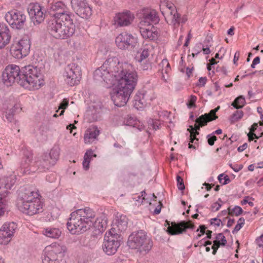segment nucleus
<instances>
[{
	"mask_svg": "<svg viewBox=\"0 0 263 263\" xmlns=\"http://www.w3.org/2000/svg\"><path fill=\"white\" fill-rule=\"evenodd\" d=\"M220 245H221L219 240H215L213 241V245L212 247V249H213V254H216L217 251Z\"/></svg>",
	"mask_w": 263,
	"mask_h": 263,
	"instance_id": "nucleus-46",
	"label": "nucleus"
},
{
	"mask_svg": "<svg viewBox=\"0 0 263 263\" xmlns=\"http://www.w3.org/2000/svg\"><path fill=\"white\" fill-rule=\"evenodd\" d=\"M176 10V8L173 4L167 3L166 5V10L165 11H164V14H166V13H169L170 12L174 11V10Z\"/></svg>",
	"mask_w": 263,
	"mask_h": 263,
	"instance_id": "nucleus-45",
	"label": "nucleus"
},
{
	"mask_svg": "<svg viewBox=\"0 0 263 263\" xmlns=\"http://www.w3.org/2000/svg\"><path fill=\"white\" fill-rule=\"evenodd\" d=\"M134 17V15L128 11L119 13L114 17V24L117 27L127 26L132 24Z\"/></svg>",
	"mask_w": 263,
	"mask_h": 263,
	"instance_id": "nucleus-21",
	"label": "nucleus"
},
{
	"mask_svg": "<svg viewBox=\"0 0 263 263\" xmlns=\"http://www.w3.org/2000/svg\"><path fill=\"white\" fill-rule=\"evenodd\" d=\"M149 55V51L148 48H144L142 50L141 52H140L139 56L136 57V62L144 61L148 60L147 59Z\"/></svg>",
	"mask_w": 263,
	"mask_h": 263,
	"instance_id": "nucleus-34",
	"label": "nucleus"
},
{
	"mask_svg": "<svg viewBox=\"0 0 263 263\" xmlns=\"http://www.w3.org/2000/svg\"><path fill=\"white\" fill-rule=\"evenodd\" d=\"M5 18L13 28L21 29L25 24L26 16L22 11L13 9L6 13Z\"/></svg>",
	"mask_w": 263,
	"mask_h": 263,
	"instance_id": "nucleus-13",
	"label": "nucleus"
},
{
	"mask_svg": "<svg viewBox=\"0 0 263 263\" xmlns=\"http://www.w3.org/2000/svg\"><path fill=\"white\" fill-rule=\"evenodd\" d=\"M161 12L168 24L173 25L174 27L179 25V18L180 14L178 13L177 10L166 13V14H164L163 11H161Z\"/></svg>",
	"mask_w": 263,
	"mask_h": 263,
	"instance_id": "nucleus-27",
	"label": "nucleus"
},
{
	"mask_svg": "<svg viewBox=\"0 0 263 263\" xmlns=\"http://www.w3.org/2000/svg\"><path fill=\"white\" fill-rule=\"evenodd\" d=\"M28 12L31 21L34 25H39L45 18V9L37 3H31L28 8Z\"/></svg>",
	"mask_w": 263,
	"mask_h": 263,
	"instance_id": "nucleus-17",
	"label": "nucleus"
},
{
	"mask_svg": "<svg viewBox=\"0 0 263 263\" xmlns=\"http://www.w3.org/2000/svg\"><path fill=\"white\" fill-rule=\"evenodd\" d=\"M138 27L140 32L144 39L153 41L158 38V32L153 25L141 26L138 25Z\"/></svg>",
	"mask_w": 263,
	"mask_h": 263,
	"instance_id": "nucleus-23",
	"label": "nucleus"
},
{
	"mask_svg": "<svg viewBox=\"0 0 263 263\" xmlns=\"http://www.w3.org/2000/svg\"><path fill=\"white\" fill-rule=\"evenodd\" d=\"M4 195H0V216L4 214L6 208V203L4 199Z\"/></svg>",
	"mask_w": 263,
	"mask_h": 263,
	"instance_id": "nucleus-37",
	"label": "nucleus"
},
{
	"mask_svg": "<svg viewBox=\"0 0 263 263\" xmlns=\"http://www.w3.org/2000/svg\"><path fill=\"white\" fill-rule=\"evenodd\" d=\"M141 195H138L137 197H133V200H135L138 204H141L143 202V201H145V195L146 194L144 191L141 192Z\"/></svg>",
	"mask_w": 263,
	"mask_h": 263,
	"instance_id": "nucleus-42",
	"label": "nucleus"
},
{
	"mask_svg": "<svg viewBox=\"0 0 263 263\" xmlns=\"http://www.w3.org/2000/svg\"><path fill=\"white\" fill-rule=\"evenodd\" d=\"M160 18L158 12L155 10L146 11L143 14L139 25H153L159 22Z\"/></svg>",
	"mask_w": 263,
	"mask_h": 263,
	"instance_id": "nucleus-22",
	"label": "nucleus"
},
{
	"mask_svg": "<svg viewBox=\"0 0 263 263\" xmlns=\"http://www.w3.org/2000/svg\"><path fill=\"white\" fill-rule=\"evenodd\" d=\"M149 128H152L154 130L159 128L161 123L159 121L157 120H149L148 122Z\"/></svg>",
	"mask_w": 263,
	"mask_h": 263,
	"instance_id": "nucleus-39",
	"label": "nucleus"
},
{
	"mask_svg": "<svg viewBox=\"0 0 263 263\" xmlns=\"http://www.w3.org/2000/svg\"><path fill=\"white\" fill-rule=\"evenodd\" d=\"M242 227V226L240 225V224H238V223H237V224L235 226V228H234V230H233L232 233H233V234H234L235 233L237 232L239 230H240V229Z\"/></svg>",
	"mask_w": 263,
	"mask_h": 263,
	"instance_id": "nucleus-59",
	"label": "nucleus"
},
{
	"mask_svg": "<svg viewBox=\"0 0 263 263\" xmlns=\"http://www.w3.org/2000/svg\"><path fill=\"white\" fill-rule=\"evenodd\" d=\"M223 176V174H220L219 175L218 178L219 182L222 184H227L230 182V179L228 176L226 175L224 176L223 178H222Z\"/></svg>",
	"mask_w": 263,
	"mask_h": 263,
	"instance_id": "nucleus-43",
	"label": "nucleus"
},
{
	"mask_svg": "<svg viewBox=\"0 0 263 263\" xmlns=\"http://www.w3.org/2000/svg\"><path fill=\"white\" fill-rule=\"evenodd\" d=\"M115 42L117 47L122 50H132L138 44L137 39L132 34L127 33L119 34L116 37Z\"/></svg>",
	"mask_w": 263,
	"mask_h": 263,
	"instance_id": "nucleus-14",
	"label": "nucleus"
},
{
	"mask_svg": "<svg viewBox=\"0 0 263 263\" xmlns=\"http://www.w3.org/2000/svg\"><path fill=\"white\" fill-rule=\"evenodd\" d=\"M132 92L133 91L126 89L125 87L122 88L117 84L110 92V94L114 104L116 106L121 107L126 104Z\"/></svg>",
	"mask_w": 263,
	"mask_h": 263,
	"instance_id": "nucleus-11",
	"label": "nucleus"
},
{
	"mask_svg": "<svg viewBox=\"0 0 263 263\" xmlns=\"http://www.w3.org/2000/svg\"><path fill=\"white\" fill-rule=\"evenodd\" d=\"M206 227L204 225H200L199 226L200 232L202 234H204L205 233V230Z\"/></svg>",
	"mask_w": 263,
	"mask_h": 263,
	"instance_id": "nucleus-63",
	"label": "nucleus"
},
{
	"mask_svg": "<svg viewBox=\"0 0 263 263\" xmlns=\"http://www.w3.org/2000/svg\"><path fill=\"white\" fill-rule=\"evenodd\" d=\"M43 234L50 238H58L61 236V231L58 228L49 227L43 230Z\"/></svg>",
	"mask_w": 263,
	"mask_h": 263,
	"instance_id": "nucleus-29",
	"label": "nucleus"
},
{
	"mask_svg": "<svg viewBox=\"0 0 263 263\" xmlns=\"http://www.w3.org/2000/svg\"><path fill=\"white\" fill-rule=\"evenodd\" d=\"M124 63H120L116 57L108 58L93 74L94 79L105 82L108 86L115 85V78L121 71Z\"/></svg>",
	"mask_w": 263,
	"mask_h": 263,
	"instance_id": "nucleus-4",
	"label": "nucleus"
},
{
	"mask_svg": "<svg viewBox=\"0 0 263 263\" xmlns=\"http://www.w3.org/2000/svg\"><path fill=\"white\" fill-rule=\"evenodd\" d=\"M14 113H12V112H7L6 117L8 121L10 122H11L13 120V115Z\"/></svg>",
	"mask_w": 263,
	"mask_h": 263,
	"instance_id": "nucleus-55",
	"label": "nucleus"
},
{
	"mask_svg": "<svg viewBox=\"0 0 263 263\" xmlns=\"http://www.w3.org/2000/svg\"><path fill=\"white\" fill-rule=\"evenodd\" d=\"M6 181L7 182L5 184L4 187L7 190L11 189V187L12 186V183H9V179L8 178L7 179Z\"/></svg>",
	"mask_w": 263,
	"mask_h": 263,
	"instance_id": "nucleus-61",
	"label": "nucleus"
},
{
	"mask_svg": "<svg viewBox=\"0 0 263 263\" xmlns=\"http://www.w3.org/2000/svg\"><path fill=\"white\" fill-rule=\"evenodd\" d=\"M229 215L230 216H239L242 213V209L239 206H235L233 209L228 208Z\"/></svg>",
	"mask_w": 263,
	"mask_h": 263,
	"instance_id": "nucleus-35",
	"label": "nucleus"
},
{
	"mask_svg": "<svg viewBox=\"0 0 263 263\" xmlns=\"http://www.w3.org/2000/svg\"><path fill=\"white\" fill-rule=\"evenodd\" d=\"M2 81L7 86L16 82L21 86L29 90L39 89L44 84L43 75L37 67L27 65L21 69L16 65H10L2 73Z\"/></svg>",
	"mask_w": 263,
	"mask_h": 263,
	"instance_id": "nucleus-1",
	"label": "nucleus"
},
{
	"mask_svg": "<svg viewBox=\"0 0 263 263\" xmlns=\"http://www.w3.org/2000/svg\"><path fill=\"white\" fill-rule=\"evenodd\" d=\"M260 63V58L259 57H256L255 58L252 62V64L251 65V67L252 68H254L255 65L259 64Z\"/></svg>",
	"mask_w": 263,
	"mask_h": 263,
	"instance_id": "nucleus-54",
	"label": "nucleus"
},
{
	"mask_svg": "<svg viewBox=\"0 0 263 263\" xmlns=\"http://www.w3.org/2000/svg\"><path fill=\"white\" fill-rule=\"evenodd\" d=\"M127 218L125 216H121L117 218L112 224V228L109 231L114 230L112 233L119 234L125 231L127 228Z\"/></svg>",
	"mask_w": 263,
	"mask_h": 263,
	"instance_id": "nucleus-24",
	"label": "nucleus"
},
{
	"mask_svg": "<svg viewBox=\"0 0 263 263\" xmlns=\"http://www.w3.org/2000/svg\"><path fill=\"white\" fill-rule=\"evenodd\" d=\"M50 15L57 20L48 23L47 29L55 39L66 40L72 36L76 31V25L71 18L72 14L66 6L61 1L51 3L49 6Z\"/></svg>",
	"mask_w": 263,
	"mask_h": 263,
	"instance_id": "nucleus-2",
	"label": "nucleus"
},
{
	"mask_svg": "<svg viewBox=\"0 0 263 263\" xmlns=\"http://www.w3.org/2000/svg\"><path fill=\"white\" fill-rule=\"evenodd\" d=\"M80 68L74 64H69L65 69V81L70 86L77 84L81 79Z\"/></svg>",
	"mask_w": 263,
	"mask_h": 263,
	"instance_id": "nucleus-16",
	"label": "nucleus"
},
{
	"mask_svg": "<svg viewBox=\"0 0 263 263\" xmlns=\"http://www.w3.org/2000/svg\"><path fill=\"white\" fill-rule=\"evenodd\" d=\"M11 35L7 26L0 24V49L4 48L9 42Z\"/></svg>",
	"mask_w": 263,
	"mask_h": 263,
	"instance_id": "nucleus-25",
	"label": "nucleus"
},
{
	"mask_svg": "<svg viewBox=\"0 0 263 263\" xmlns=\"http://www.w3.org/2000/svg\"><path fill=\"white\" fill-rule=\"evenodd\" d=\"M59 155V149L53 148L51 149L49 154H44L40 157L37 158L34 163H36V168L40 170V172L45 171L55 164Z\"/></svg>",
	"mask_w": 263,
	"mask_h": 263,
	"instance_id": "nucleus-9",
	"label": "nucleus"
},
{
	"mask_svg": "<svg viewBox=\"0 0 263 263\" xmlns=\"http://www.w3.org/2000/svg\"><path fill=\"white\" fill-rule=\"evenodd\" d=\"M163 66H165V69H162V71H164L165 73H168L170 70V64L167 59H163L161 63Z\"/></svg>",
	"mask_w": 263,
	"mask_h": 263,
	"instance_id": "nucleus-48",
	"label": "nucleus"
},
{
	"mask_svg": "<svg viewBox=\"0 0 263 263\" xmlns=\"http://www.w3.org/2000/svg\"><path fill=\"white\" fill-rule=\"evenodd\" d=\"M40 195L35 189H26L22 196L18 199V209L29 215H33L42 211L43 203Z\"/></svg>",
	"mask_w": 263,
	"mask_h": 263,
	"instance_id": "nucleus-5",
	"label": "nucleus"
},
{
	"mask_svg": "<svg viewBox=\"0 0 263 263\" xmlns=\"http://www.w3.org/2000/svg\"><path fill=\"white\" fill-rule=\"evenodd\" d=\"M137 68L140 71H148V70L151 69V63L149 61V60L137 62Z\"/></svg>",
	"mask_w": 263,
	"mask_h": 263,
	"instance_id": "nucleus-32",
	"label": "nucleus"
},
{
	"mask_svg": "<svg viewBox=\"0 0 263 263\" xmlns=\"http://www.w3.org/2000/svg\"><path fill=\"white\" fill-rule=\"evenodd\" d=\"M197 100V97L195 96L191 95L190 98V100L186 103L187 106L189 108H191L192 107H195L196 104L195 102Z\"/></svg>",
	"mask_w": 263,
	"mask_h": 263,
	"instance_id": "nucleus-41",
	"label": "nucleus"
},
{
	"mask_svg": "<svg viewBox=\"0 0 263 263\" xmlns=\"http://www.w3.org/2000/svg\"><path fill=\"white\" fill-rule=\"evenodd\" d=\"M92 155L91 149L87 150L84 156V161L83 162V167L85 170H87L89 167V163L91 159V156Z\"/></svg>",
	"mask_w": 263,
	"mask_h": 263,
	"instance_id": "nucleus-33",
	"label": "nucleus"
},
{
	"mask_svg": "<svg viewBox=\"0 0 263 263\" xmlns=\"http://www.w3.org/2000/svg\"><path fill=\"white\" fill-rule=\"evenodd\" d=\"M239 56V52L237 51L235 53L234 57L233 62L235 64L236 63L237 61L238 60Z\"/></svg>",
	"mask_w": 263,
	"mask_h": 263,
	"instance_id": "nucleus-64",
	"label": "nucleus"
},
{
	"mask_svg": "<svg viewBox=\"0 0 263 263\" xmlns=\"http://www.w3.org/2000/svg\"><path fill=\"white\" fill-rule=\"evenodd\" d=\"M31 46L30 39L24 37L18 42L14 43L10 49L12 56L16 59H22L28 54Z\"/></svg>",
	"mask_w": 263,
	"mask_h": 263,
	"instance_id": "nucleus-12",
	"label": "nucleus"
},
{
	"mask_svg": "<svg viewBox=\"0 0 263 263\" xmlns=\"http://www.w3.org/2000/svg\"><path fill=\"white\" fill-rule=\"evenodd\" d=\"M248 137L249 141L253 140L254 138L258 139L259 137L256 136L254 133H249L248 134Z\"/></svg>",
	"mask_w": 263,
	"mask_h": 263,
	"instance_id": "nucleus-56",
	"label": "nucleus"
},
{
	"mask_svg": "<svg viewBox=\"0 0 263 263\" xmlns=\"http://www.w3.org/2000/svg\"><path fill=\"white\" fill-rule=\"evenodd\" d=\"M208 144L212 146L214 145L215 141L217 140V137L215 136H211L210 135L207 136Z\"/></svg>",
	"mask_w": 263,
	"mask_h": 263,
	"instance_id": "nucleus-50",
	"label": "nucleus"
},
{
	"mask_svg": "<svg viewBox=\"0 0 263 263\" xmlns=\"http://www.w3.org/2000/svg\"><path fill=\"white\" fill-rule=\"evenodd\" d=\"M160 204L158 206H157V207L156 208V209L154 210V214L158 215L160 213L161 209V203L160 202Z\"/></svg>",
	"mask_w": 263,
	"mask_h": 263,
	"instance_id": "nucleus-60",
	"label": "nucleus"
},
{
	"mask_svg": "<svg viewBox=\"0 0 263 263\" xmlns=\"http://www.w3.org/2000/svg\"><path fill=\"white\" fill-rule=\"evenodd\" d=\"M177 187L179 190L183 191L185 189V186L183 183V181L182 178L179 176H177Z\"/></svg>",
	"mask_w": 263,
	"mask_h": 263,
	"instance_id": "nucleus-44",
	"label": "nucleus"
},
{
	"mask_svg": "<svg viewBox=\"0 0 263 263\" xmlns=\"http://www.w3.org/2000/svg\"><path fill=\"white\" fill-rule=\"evenodd\" d=\"M100 134V130L97 126H92L85 132L84 142L85 143H91L97 139Z\"/></svg>",
	"mask_w": 263,
	"mask_h": 263,
	"instance_id": "nucleus-26",
	"label": "nucleus"
},
{
	"mask_svg": "<svg viewBox=\"0 0 263 263\" xmlns=\"http://www.w3.org/2000/svg\"><path fill=\"white\" fill-rule=\"evenodd\" d=\"M243 116V112L241 110H237L233 114L232 117L231 121L232 122L238 121L239 120L241 119Z\"/></svg>",
	"mask_w": 263,
	"mask_h": 263,
	"instance_id": "nucleus-38",
	"label": "nucleus"
},
{
	"mask_svg": "<svg viewBox=\"0 0 263 263\" xmlns=\"http://www.w3.org/2000/svg\"><path fill=\"white\" fill-rule=\"evenodd\" d=\"M65 251V247L58 243L46 247L43 263H65L63 259Z\"/></svg>",
	"mask_w": 263,
	"mask_h": 263,
	"instance_id": "nucleus-8",
	"label": "nucleus"
},
{
	"mask_svg": "<svg viewBox=\"0 0 263 263\" xmlns=\"http://www.w3.org/2000/svg\"><path fill=\"white\" fill-rule=\"evenodd\" d=\"M127 245L130 248L136 249L140 252H148L153 246V242L147 238L145 232L140 230L133 232L129 235Z\"/></svg>",
	"mask_w": 263,
	"mask_h": 263,
	"instance_id": "nucleus-7",
	"label": "nucleus"
},
{
	"mask_svg": "<svg viewBox=\"0 0 263 263\" xmlns=\"http://www.w3.org/2000/svg\"><path fill=\"white\" fill-rule=\"evenodd\" d=\"M146 104V100L144 94L141 92H138L134 97L133 105L137 109H141Z\"/></svg>",
	"mask_w": 263,
	"mask_h": 263,
	"instance_id": "nucleus-28",
	"label": "nucleus"
},
{
	"mask_svg": "<svg viewBox=\"0 0 263 263\" xmlns=\"http://www.w3.org/2000/svg\"><path fill=\"white\" fill-rule=\"evenodd\" d=\"M206 80H207V79H206V77H201L199 78L198 81H199V83L200 84H202V86H203L205 84Z\"/></svg>",
	"mask_w": 263,
	"mask_h": 263,
	"instance_id": "nucleus-58",
	"label": "nucleus"
},
{
	"mask_svg": "<svg viewBox=\"0 0 263 263\" xmlns=\"http://www.w3.org/2000/svg\"><path fill=\"white\" fill-rule=\"evenodd\" d=\"M71 5L75 13L83 18L88 19L92 15V8L87 0H71Z\"/></svg>",
	"mask_w": 263,
	"mask_h": 263,
	"instance_id": "nucleus-15",
	"label": "nucleus"
},
{
	"mask_svg": "<svg viewBox=\"0 0 263 263\" xmlns=\"http://www.w3.org/2000/svg\"><path fill=\"white\" fill-rule=\"evenodd\" d=\"M248 145L247 143H244L242 145L238 147L237 150L239 152H241L247 148Z\"/></svg>",
	"mask_w": 263,
	"mask_h": 263,
	"instance_id": "nucleus-57",
	"label": "nucleus"
},
{
	"mask_svg": "<svg viewBox=\"0 0 263 263\" xmlns=\"http://www.w3.org/2000/svg\"><path fill=\"white\" fill-rule=\"evenodd\" d=\"M165 227L168 225L167 228V233L172 235H179L185 232L187 229H194L195 226L191 221H182L178 223L172 222L171 225H170L169 221H166Z\"/></svg>",
	"mask_w": 263,
	"mask_h": 263,
	"instance_id": "nucleus-19",
	"label": "nucleus"
},
{
	"mask_svg": "<svg viewBox=\"0 0 263 263\" xmlns=\"http://www.w3.org/2000/svg\"><path fill=\"white\" fill-rule=\"evenodd\" d=\"M210 223L211 225L219 227L222 222L220 219L214 218L211 219Z\"/></svg>",
	"mask_w": 263,
	"mask_h": 263,
	"instance_id": "nucleus-51",
	"label": "nucleus"
},
{
	"mask_svg": "<svg viewBox=\"0 0 263 263\" xmlns=\"http://www.w3.org/2000/svg\"><path fill=\"white\" fill-rule=\"evenodd\" d=\"M105 222H103L102 220L97 219L93 221V225L91 227H93L95 229L98 230L100 232H102L104 230Z\"/></svg>",
	"mask_w": 263,
	"mask_h": 263,
	"instance_id": "nucleus-36",
	"label": "nucleus"
},
{
	"mask_svg": "<svg viewBox=\"0 0 263 263\" xmlns=\"http://www.w3.org/2000/svg\"><path fill=\"white\" fill-rule=\"evenodd\" d=\"M95 216V212L89 208L79 209L70 214L67 223V229L72 234L83 233L93 225Z\"/></svg>",
	"mask_w": 263,
	"mask_h": 263,
	"instance_id": "nucleus-3",
	"label": "nucleus"
},
{
	"mask_svg": "<svg viewBox=\"0 0 263 263\" xmlns=\"http://www.w3.org/2000/svg\"><path fill=\"white\" fill-rule=\"evenodd\" d=\"M256 242L259 247H263V234L256 239Z\"/></svg>",
	"mask_w": 263,
	"mask_h": 263,
	"instance_id": "nucleus-53",
	"label": "nucleus"
},
{
	"mask_svg": "<svg viewBox=\"0 0 263 263\" xmlns=\"http://www.w3.org/2000/svg\"><path fill=\"white\" fill-rule=\"evenodd\" d=\"M113 230L105 233L102 245L103 252L108 255L115 254L121 245L120 234L112 233Z\"/></svg>",
	"mask_w": 263,
	"mask_h": 263,
	"instance_id": "nucleus-10",
	"label": "nucleus"
},
{
	"mask_svg": "<svg viewBox=\"0 0 263 263\" xmlns=\"http://www.w3.org/2000/svg\"><path fill=\"white\" fill-rule=\"evenodd\" d=\"M220 106H218L214 109H212L208 114L202 115L195 120L196 124L194 126L190 125L191 132H198L200 127L205 126L209 122L213 121L218 118L216 115V112L219 109Z\"/></svg>",
	"mask_w": 263,
	"mask_h": 263,
	"instance_id": "nucleus-18",
	"label": "nucleus"
},
{
	"mask_svg": "<svg viewBox=\"0 0 263 263\" xmlns=\"http://www.w3.org/2000/svg\"><path fill=\"white\" fill-rule=\"evenodd\" d=\"M198 132H190V143H193L195 140H198L196 138V135H199Z\"/></svg>",
	"mask_w": 263,
	"mask_h": 263,
	"instance_id": "nucleus-52",
	"label": "nucleus"
},
{
	"mask_svg": "<svg viewBox=\"0 0 263 263\" xmlns=\"http://www.w3.org/2000/svg\"><path fill=\"white\" fill-rule=\"evenodd\" d=\"M258 127L257 123H254L250 129V133H254Z\"/></svg>",
	"mask_w": 263,
	"mask_h": 263,
	"instance_id": "nucleus-62",
	"label": "nucleus"
},
{
	"mask_svg": "<svg viewBox=\"0 0 263 263\" xmlns=\"http://www.w3.org/2000/svg\"><path fill=\"white\" fill-rule=\"evenodd\" d=\"M121 71L115 78V83L117 81L120 87L133 91L136 85L138 76L135 71L133 70L132 65L124 63Z\"/></svg>",
	"mask_w": 263,
	"mask_h": 263,
	"instance_id": "nucleus-6",
	"label": "nucleus"
},
{
	"mask_svg": "<svg viewBox=\"0 0 263 263\" xmlns=\"http://www.w3.org/2000/svg\"><path fill=\"white\" fill-rule=\"evenodd\" d=\"M219 202H222L220 198H219L217 202L214 203L211 205V208L213 211H217L219 210L221 206V204Z\"/></svg>",
	"mask_w": 263,
	"mask_h": 263,
	"instance_id": "nucleus-47",
	"label": "nucleus"
},
{
	"mask_svg": "<svg viewBox=\"0 0 263 263\" xmlns=\"http://www.w3.org/2000/svg\"><path fill=\"white\" fill-rule=\"evenodd\" d=\"M17 225L13 222L5 223L0 229V243L7 245L11 240Z\"/></svg>",
	"mask_w": 263,
	"mask_h": 263,
	"instance_id": "nucleus-20",
	"label": "nucleus"
},
{
	"mask_svg": "<svg viewBox=\"0 0 263 263\" xmlns=\"http://www.w3.org/2000/svg\"><path fill=\"white\" fill-rule=\"evenodd\" d=\"M246 104V101L243 96L236 98L232 104V105L236 109L242 108Z\"/></svg>",
	"mask_w": 263,
	"mask_h": 263,
	"instance_id": "nucleus-31",
	"label": "nucleus"
},
{
	"mask_svg": "<svg viewBox=\"0 0 263 263\" xmlns=\"http://www.w3.org/2000/svg\"><path fill=\"white\" fill-rule=\"evenodd\" d=\"M24 162L25 164L24 166L25 168L29 167V170L32 172H34L37 170L36 168V163H34L35 161H33L32 154H30L28 155H26L25 158Z\"/></svg>",
	"mask_w": 263,
	"mask_h": 263,
	"instance_id": "nucleus-30",
	"label": "nucleus"
},
{
	"mask_svg": "<svg viewBox=\"0 0 263 263\" xmlns=\"http://www.w3.org/2000/svg\"><path fill=\"white\" fill-rule=\"evenodd\" d=\"M22 108L20 103H15L13 106V107L10 110L12 113L15 114L19 112L21 110Z\"/></svg>",
	"mask_w": 263,
	"mask_h": 263,
	"instance_id": "nucleus-49",
	"label": "nucleus"
},
{
	"mask_svg": "<svg viewBox=\"0 0 263 263\" xmlns=\"http://www.w3.org/2000/svg\"><path fill=\"white\" fill-rule=\"evenodd\" d=\"M68 105V100L67 99H64L62 102L60 104L59 106V109H62L60 113V116L63 115L64 112V109H66Z\"/></svg>",
	"mask_w": 263,
	"mask_h": 263,
	"instance_id": "nucleus-40",
	"label": "nucleus"
}]
</instances>
